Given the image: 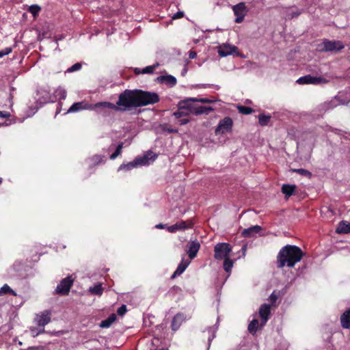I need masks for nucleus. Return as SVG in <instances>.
Here are the masks:
<instances>
[{
	"instance_id": "f257e3e1",
	"label": "nucleus",
	"mask_w": 350,
	"mask_h": 350,
	"mask_svg": "<svg viewBox=\"0 0 350 350\" xmlns=\"http://www.w3.org/2000/svg\"><path fill=\"white\" fill-rule=\"evenodd\" d=\"M305 253L302 250L295 245H286L282 247L276 258V265L278 269H282L285 266L293 268L299 262Z\"/></svg>"
},
{
	"instance_id": "f03ea898",
	"label": "nucleus",
	"mask_w": 350,
	"mask_h": 350,
	"mask_svg": "<svg viewBox=\"0 0 350 350\" xmlns=\"http://www.w3.org/2000/svg\"><path fill=\"white\" fill-rule=\"evenodd\" d=\"M117 111H130L133 108H137L136 90H125L120 94L116 103Z\"/></svg>"
},
{
	"instance_id": "7ed1b4c3",
	"label": "nucleus",
	"mask_w": 350,
	"mask_h": 350,
	"mask_svg": "<svg viewBox=\"0 0 350 350\" xmlns=\"http://www.w3.org/2000/svg\"><path fill=\"white\" fill-rule=\"evenodd\" d=\"M136 90L137 106V107L154 105L160 100L159 96L154 92L144 91L139 89Z\"/></svg>"
},
{
	"instance_id": "20e7f679",
	"label": "nucleus",
	"mask_w": 350,
	"mask_h": 350,
	"mask_svg": "<svg viewBox=\"0 0 350 350\" xmlns=\"http://www.w3.org/2000/svg\"><path fill=\"white\" fill-rule=\"evenodd\" d=\"M319 51L321 52H338L345 48L344 44L339 40H329L327 39L319 44Z\"/></svg>"
},
{
	"instance_id": "39448f33",
	"label": "nucleus",
	"mask_w": 350,
	"mask_h": 350,
	"mask_svg": "<svg viewBox=\"0 0 350 350\" xmlns=\"http://www.w3.org/2000/svg\"><path fill=\"white\" fill-rule=\"evenodd\" d=\"M74 279L71 275L62 279L57 284L53 294L59 295H68L70 293V288L73 285Z\"/></svg>"
},
{
	"instance_id": "423d86ee",
	"label": "nucleus",
	"mask_w": 350,
	"mask_h": 350,
	"mask_svg": "<svg viewBox=\"0 0 350 350\" xmlns=\"http://www.w3.org/2000/svg\"><path fill=\"white\" fill-rule=\"evenodd\" d=\"M232 247L228 243H218L214 247V258L216 260H223L230 256Z\"/></svg>"
},
{
	"instance_id": "0eeeda50",
	"label": "nucleus",
	"mask_w": 350,
	"mask_h": 350,
	"mask_svg": "<svg viewBox=\"0 0 350 350\" xmlns=\"http://www.w3.org/2000/svg\"><path fill=\"white\" fill-rule=\"evenodd\" d=\"M233 121L230 117H225L221 120L215 129V133L224 134L226 133H230L232 130Z\"/></svg>"
},
{
	"instance_id": "6e6552de",
	"label": "nucleus",
	"mask_w": 350,
	"mask_h": 350,
	"mask_svg": "<svg viewBox=\"0 0 350 350\" xmlns=\"http://www.w3.org/2000/svg\"><path fill=\"white\" fill-rule=\"evenodd\" d=\"M194 222L193 219L186 221L181 220L176 224L167 226V230L170 233H174L178 230H185L186 229H191L193 227Z\"/></svg>"
},
{
	"instance_id": "1a4fd4ad",
	"label": "nucleus",
	"mask_w": 350,
	"mask_h": 350,
	"mask_svg": "<svg viewBox=\"0 0 350 350\" xmlns=\"http://www.w3.org/2000/svg\"><path fill=\"white\" fill-rule=\"evenodd\" d=\"M198 102L196 98H187L180 100V109L187 110L189 114L195 115L198 105L195 103Z\"/></svg>"
},
{
	"instance_id": "9d476101",
	"label": "nucleus",
	"mask_w": 350,
	"mask_h": 350,
	"mask_svg": "<svg viewBox=\"0 0 350 350\" xmlns=\"http://www.w3.org/2000/svg\"><path fill=\"white\" fill-rule=\"evenodd\" d=\"M327 80L322 77H314L310 75H307L299 78L297 83L299 84H320L325 83Z\"/></svg>"
},
{
	"instance_id": "9b49d317",
	"label": "nucleus",
	"mask_w": 350,
	"mask_h": 350,
	"mask_svg": "<svg viewBox=\"0 0 350 350\" xmlns=\"http://www.w3.org/2000/svg\"><path fill=\"white\" fill-rule=\"evenodd\" d=\"M92 107H93L92 110H95L99 113H105L109 110L117 111L116 104L107 101L98 102L95 104H92Z\"/></svg>"
},
{
	"instance_id": "f8f14e48",
	"label": "nucleus",
	"mask_w": 350,
	"mask_h": 350,
	"mask_svg": "<svg viewBox=\"0 0 350 350\" xmlns=\"http://www.w3.org/2000/svg\"><path fill=\"white\" fill-rule=\"evenodd\" d=\"M51 311L44 310L36 316V321L38 326L43 327L42 330L39 331L36 335L44 332V327L51 321Z\"/></svg>"
},
{
	"instance_id": "ddd939ff",
	"label": "nucleus",
	"mask_w": 350,
	"mask_h": 350,
	"mask_svg": "<svg viewBox=\"0 0 350 350\" xmlns=\"http://www.w3.org/2000/svg\"><path fill=\"white\" fill-rule=\"evenodd\" d=\"M232 10L234 15L237 16L234 21L237 23H241L246 13V6L245 3L241 2L237 5L232 6Z\"/></svg>"
},
{
	"instance_id": "4468645a",
	"label": "nucleus",
	"mask_w": 350,
	"mask_h": 350,
	"mask_svg": "<svg viewBox=\"0 0 350 350\" xmlns=\"http://www.w3.org/2000/svg\"><path fill=\"white\" fill-rule=\"evenodd\" d=\"M259 316L260 317V326L262 327L265 325L267 322L270 318L271 316V306L269 304H263L260 306L258 310Z\"/></svg>"
},
{
	"instance_id": "2eb2a0df",
	"label": "nucleus",
	"mask_w": 350,
	"mask_h": 350,
	"mask_svg": "<svg viewBox=\"0 0 350 350\" xmlns=\"http://www.w3.org/2000/svg\"><path fill=\"white\" fill-rule=\"evenodd\" d=\"M92 110L93 107H92V104H89L85 101L77 102L73 103L70 107L66 112V113H75L82 110Z\"/></svg>"
},
{
	"instance_id": "dca6fc26",
	"label": "nucleus",
	"mask_w": 350,
	"mask_h": 350,
	"mask_svg": "<svg viewBox=\"0 0 350 350\" xmlns=\"http://www.w3.org/2000/svg\"><path fill=\"white\" fill-rule=\"evenodd\" d=\"M200 248V243L198 240L190 241L188 244V250L187 253L190 260H193L196 257Z\"/></svg>"
},
{
	"instance_id": "f3484780",
	"label": "nucleus",
	"mask_w": 350,
	"mask_h": 350,
	"mask_svg": "<svg viewBox=\"0 0 350 350\" xmlns=\"http://www.w3.org/2000/svg\"><path fill=\"white\" fill-rule=\"evenodd\" d=\"M262 228L260 226L256 225L250 228L244 229L241 232V235L245 238H250L256 236V234L260 233Z\"/></svg>"
},
{
	"instance_id": "a211bd4d",
	"label": "nucleus",
	"mask_w": 350,
	"mask_h": 350,
	"mask_svg": "<svg viewBox=\"0 0 350 350\" xmlns=\"http://www.w3.org/2000/svg\"><path fill=\"white\" fill-rule=\"evenodd\" d=\"M156 81L170 87H174L177 83L176 77L170 75L159 76L157 78Z\"/></svg>"
},
{
	"instance_id": "6ab92c4d",
	"label": "nucleus",
	"mask_w": 350,
	"mask_h": 350,
	"mask_svg": "<svg viewBox=\"0 0 350 350\" xmlns=\"http://www.w3.org/2000/svg\"><path fill=\"white\" fill-rule=\"evenodd\" d=\"M237 49L235 46L224 44L219 47L218 53L220 57H226L234 53Z\"/></svg>"
},
{
	"instance_id": "aec40b11",
	"label": "nucleus",
	"mask_w": 350,
	"mask_h": 350,
	"mask_svg": "<svg viewBox=\"0 0 350 350\" xmlns=\"http://www.w3.org/2000/svg\"><path fill=\"white\" fill-rule=\"evenodd\" d=\"M340 325L343 329H350V308H347L340 317Z\"/></svg>"
},
{
	"instance_id": "412c9836",
	"label": "nucleus",
	"mask_w": 350,
	"mask_h": 350,
	"mask_svg": "<svg viewBox=\"0 0 350 350\" xmlns=\"http://www.w3.org/2000/svg\"><path fill=\"white\" fill-rule=\"evenodd\" d=\"M185 320V316L183 313H177L174 315L172 323L171 328L173 331H176L179 329L182 323Z\"/></svg>"
},
{
	"instance_id": "4be33fe9",
	"label": "nucleus",
	"mask_w": 350,
	"mask_h": 350,
	"mask_svg": "<svg viewBox=\"0 0 350 350\" xmlns=\"http://www.w3.org/2000/svg\"><path fill=\"white\" fill-rule=\"evenodd\" d=\"M189 264V260H185L184 258H183L181 262L178 265V267L171 275L170 279L174 280L176 276L180 275L185 271Z\"/></svg>"
},
{
	"instance_id": "5701e85b",
	"label": "nucleus",
	"mask_w": 350,
	"mask_h": 350,
	"mask_svg": "<svg viewBox=\"0 0 350 350\" xmlns=\"http://www.w3.org/2000/svg\"><path fill=\"white\" fill-rule=\"evenodd\" d=\"M157 157V155L152 151L148 152L143 157H137L139 161L140 165H144L148 163V161H154Z\"/></svg>"
},
{
	"instance_id": "b1692460",
	"label": "nucleus",
	"mask_w": 350,
	"mask_h": 350,
	"mask_svg": "<svg viewBox=\"0 0 350 350\" xmlns=\"http://www.w3.org/2000/svg\"><path fill=\"white\" fill-rule=\"evenodd\" d=\"M296 187L295 185L284 184L282 186V192L285 195L286 198H288L295 193Z\"/></svg>"
},
{
	"instance_id": "393cba45",
	"label": "nucleus",
	"mask_w": 350,
	"mask_h": 350,
	"mask_svg": "<svg viewBox=\"0 0 350 350\" xmlns=\"http://www.w3.org/2000/svg\"><path fill=\"white\" fill-rule=\"evenodd\" d=\"M138 165H140L139 164V161L138 159V158H135V160H133V161H131L126 164H122L119 168H118V171H120V170H131L136 167H137Z\"/></svg>"
},
{
	"instance_id": "a878e982",
	"label": "nucleus",
	"mask_w": 350,
	"mask_h": 350,
	"mask_svg": "<svg viewBox=\"0 0 350 350\" xmlns=\"http://www.w3.org/2000/svg\"><path fill=\"white\" fill-rule=\"evenodd\" d=\"M117 319L116 314L114 313L111 314L108 318L102 321L100 323V327L102 328H108L111 324Z\"/></svg>"
},
{
	"instance_id": "bb28decb",
	"label": "nucleus",
	"mask_w": 350,
	"mask_h": 350,
	"mask_svg": "<svg viewBox=\"0 0 350 350\" xmlns=\"http://www.w3.org/2000/svg\"><path fill=\"white\" fill-rule=\"evenodd\" d=\"M213 111L214 108L212 107L198 105L196 111H195V116H200L202 114L208 115Z\"/></svg>"
},
{
	"instance_id": "cd10ccee",
	"label": "nucleus",
	"mask_w": 350,
	"mask_h": 350,
	"mask_svg": "<svg viewBox=\"0 0 350 350\" xmlns=\"http://www.w3.org/2000/svg\"><path fill=\"white\" fill-rule=\"evenodd\" d=\"M88 291L91 295L100 296L103 293V288L100 283H96L93 286H90Z\"/></svg>"
},
{
	"instance_id": "c85d7f7f",
	"label": "nucleus",
	"mask_w": 350,
	"mask_h": 350,
	"mask_svg": "<svg viewBox=\"0 0 350 350\" xmlns=\"http://www.w3.org/2000/svg\"><path fill=\"white\" fill-rule=\"evenodd\" d=\"M258 123L262 126H265L269 123L271 116L270 114L260 113L258 116Z\"/></svg>"
},
{
	"instance_id": "c756f323",
	"label": "nucleus",
	"mask_w": 350,
	"mask_h": 350,
	"mask_svg": "<svg viewBox=\"0 0 350 350\" xmlns=\"http://www.w3.org/2000/svg\"><path fill=\"white\" fill-rule=\"evenodd\" d=\"M336 232H338V233H349V232H350V224L345 221H340L339 223L338 227L336 229Z\"/></svg>"
},
{
	"instance_id": "7c9ffc66",
	"label": "nucleus",
	"mask_w": 350,
	"mask_h": 350,
	"mask_svg": "<svg viewBox=\"0 0 350 350\" xmlns=\"http://www.w3.org/2000/svg\"><path fill=\"white\" fill-rule=\"evenodd\" d=\"M259 325V322L257 319H253L250 323H249L247 326V330L248 332L254 336L256 334L258 327Z\"/></svg>"
},
{
	"instance_id": "2f4dec72",
	"label": "nucleus",
	"mask_w": 350,
	"mask_h": 350,
	"mask_svg": "<svg viewBox=\"0 0 350 350\" xmlns=\"http://www.w3.org/2000/svg\"><path fill=\"white\" fill-rule=\"evenodd\" d=\"M178 110L173 113V116L176 118L179 119L183 117L188 116L189 114L187 111V110L180 109V100L178 102Z\"/></svg>"
},
{
	"instance_id": "473e14b6",
	"label": "nucleus",
	"mask_w": 350,
	"mask_h": 350,
	"mask_svg": "<svg viewBox=\"0 0 350 350\" xmlns=\"http://www.w3.org/2000/svg\"><path fill=\"white\" fill-rule=\"evenodd\" d=\"M4 294H10L14 296H16V293L13 291L8 284H4L0 288V296Z\"/></svg>"
},
{
	"instance_id": "72a5a7b5",
	"label": "nucleus",
	"mask_w": 350,
	"mask_h": 350,
	"mask_svg": "<svg viewBox=\"0 0 350 350\" xmlns=\"http://www.w3.org/2000/svg\"><path fill=\"white\" fill-rule=\"evenodd\" d=\"M290 171L292 172L297 173L301 176H306L309 178H310L312 176V173L310 171L303 169V168H299V169H292L291 168L290 170Z\"/></svg>"
},
{
	"instance_id": "f704fd0d",
	"label": "nucleus",
	"mask_w": 350,
	"mask_h": 350,
	"mask_svg": "<svg viewBox=\"0 0 350 350\" xmlns=\"http://www.w3.org/2000/svg\"><path fill=\"white\" fill-rule=\"evenodd\" d=\"M237 108L239 113L244 115H248L254 111L252 108L244 105H238Z\"/></svg>"
},
{
	"instance_id": "c9c22d12",
	"label": "nucleus",
	"mask_w": 350,
	"mask_h": 350,
	"mask_svg": "<svg viewBox=\"0 0 350 350\" xmlns=\"http://www.w3.org/2000/svg\"><path fill=\"white\" fill-rule=\"evenodd\" d=\"M224 260V269L226 272H230L233 267V260L230 259L229 257L226 258Z\"/></svg>"
},
{
	"instance_id": "e433bc0d",
	"label": "nucleus",
	"mask_w": 350,
	"mask_h": 350,
	"mask_svg": "<svg viewBox=\"0 0 350 350\" xmlns=\"http://www.w3.org/2000/svg\"><path fill=\"white\" fill-rule=\"evenodd\" d=\"M159 66V64L157 63L152 66H148L141 70V74H152L154 72L156 68Z\"/></svg>"
},
{
	"instance_id": "4c0bfd02",
	"label": "nucleus",
	"mask_w": 350,
	"mask_h": 350,
	"mask_svg": "<svg viewBox=\"0 0 350 350\" xmlns=\"http://www.w3.org/2000/svg\"><path fill=\"white\" fill-rule=\"evenodd\" d=\"M122 148H123V143H122V142H121V143H120V144L118 145V146H117V148H116V150L114 151V152H113V153H112V154L110 155V157H109L110 159L113 160V159H115L116 157H118L121 154Z\"/></svg>"
},
{
	"instance_id": "58836bf2",
	"label": "nucleus",
	"mask_w": 350,
	"mask_h": 350,
	"mask_svg": "<svg viewBox=\"0 0 350 350\" xmlns=\"http://www.w3.org/2000/svg\"><path fill=\"white\" fill-rule=\"evenodd\" d=\"M92 160L93 161L94 166L105 163L104 156L103 155L96 154L92 157Z\"/></svg>"
},
{
	"instance_id": "ea45409f",
	"label": "nucleus",
	"mask_w": 350,
	"mask_h": 350,
	"mask_svg": "<svg viewBox=\"0 0 350 350\" xmlns=\"http://www.w3.org/2000/svg\"><path fill=\"white\" fill-rule=\"evenodd\" d=\"M40 10H41V8H40L39 5H36V4H34V5H31L29 8V9H28L29 12L33 15V16H34V17H36V16H38V14H39V12H40Z\"/></svg>"
},
{
	"instance_id": "a19ab883",
	"label": "nucleus",
	"mask_w": 350,
	"mask_h": 350,
	"mask_svg": "<svg viewBox=\"0 0 350 350\" xmlns=\"http://www.w3.org/2000/svg\"><path fill=\"white\" fill-rule=\"evenodd\" d=\"M161 129L163 131L167 132L168 133H177L178 132V129L171 128L167 124H161Z\"/></svg>"
},
{
	"instance_id": "79ce46f5",
	"label": "nucleus",
	"mask_w": 350,
	"mask_h": 350,
	"mask_svg": "<svg viewBox=\"0 0 350 350\" xmlns=\"http://www.w3.org/2000/svg\"><path fill=\"white\" fill-rule=\"evenodd\" d=\"M278 299V295L275 291H273V293L270 295V296L269 297V300L271 303L270 306H275Z\"/></svg>"
},
{
	"instance_id": "37998d69",
	"label": "nucleus",
	"mask_w": 350,
	"mask_h": 350,
	"mask_svg": "<svg viewBox=\"0 0 350 350\" xmlns=\"http://www.w3.org/2000/svg\"><path fill=\"white\" fill-rule=\"evenodd\" d=\"M82 67V64L81 63H76L74 65H72L71 67L68 68L67 69L68 72H72L75 71L79 70Z\"/></svg>"
},
{
	"instance_id": "c03bdc74",
	"label": "nucleus",
	"mask_w": 350,
	"mask_h": 350,
	"mask_svg": "<svg viewBox=\"0 0 350 350\" xmlns=\"http://www.w3.org/2000/svg\"><path fill=\"white\" fill-rule=\"evenodd\" d=\"M51 99L50 94L48 92H44V96L42 97V99L39 98L38 101L40 103H48Z\"/></svg>"
},
{
	"instance_id": "a18cd8bd",
	"label": "nucleus",
	"mask_w": 350,
	"mask_h": 350,
	"mask_svg": "<svg viewBox=\"0 0 350 350\" xmlns=\"http://www.w3.org/2000/svg\"><path fill=\"white\" fill-rule=\"evenodd\" d=\"M56 93L61 100H64L66 97V92L64 89H57Z\"/></svg>"
},
{
	"instance_id": "49530a36",
	"label": "nucleus",
	"mask_w": 350,
	"mask_h": 350,
	"mask_svg": "<svg viewBox=\"0 0 350 350\" xmlns=\"http://www.w3.org/2000/svg\"><path fill=\"white\" fill-rule=\"evenodd\" d=\"M127 311L126 306L123 304L117 310V314L120 316H123Z\"/></svg>"
},
{
	"instance_id": "de8ad7c7",
	"label": "nucleus",
	"mask_w": 350,
	"mask_h": 350,
	"mask_svg": "<svg viewBox=\"0 0 350 350\" xmlns=\"http://www.w3.org/2000/svg\"><path fill=\"white\" fill-rule=\"evenodd\" d=\"M12 51V49L11 47L5 48L4 49L0 51V57L9 55Z\"/></svg>"
},
{
	"instance_id": "09e8293b",
	"label": "nucleus",
	"mask_w": 350,
	"mask_h": 350,
	"mask_svg": "<svg viewBox=\"0 0 350 350\" xmlns=\"http://www.w3.org/2000/svg\"><path fill=\"white\" fill-rule=\"evenodd\" d=\"M196 100L198 103H212L215 101V100H212L206 98H196Z\"/></svg>"
},
{
	"instance_id": "8fccbe9b",
	"label": "nucleus",
	"mask_w": 350,
	"mask_h": 350,
	"mask_svg": "<svg viewBox=\"0 0 350 350\" xmlns=\"http://www.w3.org/2000/svg\"><path fill=\"white\" fill-rule=\"evenodd\" d=\"M180 291H181V288H180L179 286H172V287L170 289L169 293H170V294H173V295H174V294L177 293H179V292H180Z\"/></svg>"
},
{
	"instance_id": "3c124183",
	"label": "nucleus",
	"mask_w": 350,
	"mask_h": 350,
	"mask_svg": "<svg viewBox=\"0 0 350 350\" xmlns=\"http://www.w3.org/2000/svg\"><path fill=\"white\" fill-rule=\"evenodd\" d=\"M184 16V12L183 11H178L176 13H175L172 16V19H178L181 18Z\"/></svg>"
},
{
	"instance_id": "603ef678",
	"label": "nucleus",
	"mask_w": 350,
	"mask_h": 350,
	"mask_svg": "<svg viewBox=\"0 0 350 350\" xmlns=\"http://www.w3.org/2000/svg\"><path fill=\"white\" fill-rule=\"evenodd\" d=\"M11 114L8 111H0V118H7L10 117Z\"/></svg>"
},
{
	"instance_id": "864d4df0",
	"label": "nucleus",
	"mask_w": 350,
	"mask_h": 350,
	"mask_svg": "<svg viewBox=\"0 0 350 350\" xmlns=\"http://www.w3.org/2000/svg\"><path fill=\"white\" fill-rule=\"evenodd\" d=\"M179 119H180L179 123L180 125H185V124H187L188 122H189V121H190L189 119L185 118V117H183Z\"/></svg>"
},
{
	"instance_id": "5fc2aeb1",
	"label": "nucleus",
	"mask_w": 350,
	"mask_h": 350,
	"mask_svg": "<svg viewBox=\"0 0 350 350\" xmlns=\"http://www.w3.org/2000/svg\"><path fill=\"white\" fill-rule=\"evenodd\" d=\"M27 350H44V347L41 345L31 346L27 348Z\"/></svg>"
},
{
	"instance_id": "6e6d98bb",
	"label": "nucleus",
	"mask_w": 350,
	"mask_h": 350,
	"mask_svg": "<svg viewBox=\"0 0 350 350\" xmlns=\"http://www.w3.org/2000/svg\"><path fill=\"white\" fill-rule=\"evenodd\" d=\"M197 57V53L194 51H190L189 52V57L190 59H195Z\"/></svg>"
},
{
	"instance_id": "4d7b16f0",
	"label": "nucleus",
	"mask_w": 350,
	"mask_h": 350,
	"mask_svg": "<svg viewBox=\"0 0 350 350\" xmlns=\"http://www.w3.org/2000/svg\"><path fill=\"white\" fill-rule=\"evenodd\" d=\"M301 14L300 12L299 11H297V12H293L291 14V18H296L298 16H299V14Z\"/></svg>"
},
{
	"instance_id": "13d9d810",
	"label": "nucleus",
	"mask_w": 350,
	"mask_h": 350,
	"mask_svg": "<svg viewBox=\"0 0 350 350\" xmlns=\"http://www.w3.org/2000/svg\"><path fill=\"white\" fill-rule=\"evenodd\" d=\"M156 228H160V229H163V228H167V226L165 225V224H159L156 226Z\"/></svg>"
},
{
	"instance_id": "bf43d9fd",
	"label": "nucleus",
	"mask_w": 350,
	"mask_h": 350,
	"mask_svg": "<svg viewBox=\"0 0 350 350\" xmlns=\"http://www.w3.org/2000/svg\"><path fill=\"white\" fill-rule=\"evenodd\" d=\"M141 70H140L139 68H137L135 69V73L137 74V75L141 74Z\"/></svg>"
},
{
	"instance_id": "052dcab7",
	"label": "nucleus",
	"mask_w": 350,
	"mask_h": 350,
	"mask_svg": "<svg viewBox=\"0 0 350 350\" xmlns=\"http://www.w3.org/2000/svg\"><path fill=\"white\" fill-rule=\"evenodd\" d=\"M59 111H60V109H58L57 110V111H56V115H57V113H59Z\"/></svg>"
},
{
	"instance_id": "680f3d73",
	"label": "nucleus",
	"mask_w": 350,
	"mask_h": 350,
	"mask_svg": "<svg viewBox=\"0 0 350 350\" xmlns=\"http://www.w3.org/2000/svg\"><path fill=\"white\" fill-rule=\"evenodd\" d=\"M5 125L3 123H0V126Z\"/></svg>"
},
{
	"instance_id": "e2e57ef3",
	"label": "nucleus",
	"mask_w": 350,
	"mask_h": 350,
	"mask_svg": "<svg viewBox=\"0 0 350 350\" xmlns=\"http://www.w3.org/2000/svg\"><path fill=\"white\" fill-rule=\"evenodd\" d=\"M2 183V179L0 178V185Z\"/></svg>"
},
{
	"instance_id": "0e129e2a",
	"label": "nucleus",
	"mask_w": 350,
	"mask_h": 350,
	"mask_svg": "<svg viewBox=\"0 0 350 350\" xmlns=\"http://www.w3.org/2000/svg\"><path fill=\"white\" fill-rule=\"evenodd\" d=\"M20 350H27V349H21Z\"/></svg>"
},
{
	"instance_id": "69168bd1",
	"label": "nucleus",
	"mask_w": 350,
	"mask_h": 350,
	"mask_svg": "<svg viewBox=\"0 0 350 350\" xmlns=\"http://www.w3.org/2000/svg\"><path fill=\"white\" fill-rule=\"evenodd\" d=\"M160 350H167V349H161Z\"/></svg>"
}]
</instances>
